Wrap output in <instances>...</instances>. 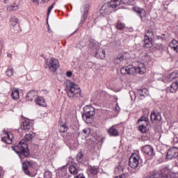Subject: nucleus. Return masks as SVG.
<instances>
[{"label":"nucleus","instance_id":"obj_1","mask_svg":"<svg viewBox=\"0 0 178 178\" xmlns=\"http://www.w3.org/2000/svg\"><path fill=\"white\" fill-rule=\"evenodd\" d=\"M35 137V134L33 133L26 134L24 136V139H22L20 143L15 146H13L12 149L17 155H24V156H29L30 153H29V145L26 141H31V140Z\"/></svg>","mask_w":178,"mask_h":178},{"label":"nucleus","instance_id":"obj_2","mask_svg":"<svg viewBox=\"0 0 178 178\" xmlns=\"http://www.w3.org/2000/svg\"><path fill=\"white\" fill-rule=\"evenodd\" d=\"M122 74H134V73H138L139 74H144L147 70L145 69V64L143 63H138V66L134 67L131 65L123 67L120 70Z\"/></svg>","mask_w":178,"mask_h":178},{"label":"nucleus","instance_id":"obj_3","mask_svg":"<svg viewBox=\"0 0 178 178\" xmlns=\"http://www.w3.org/2000/svg\"><path fill=\"white\" fill-rule=\"evenodd\" d=\"M65 91L69 98H81L80 86L73 82L67 83Z\"/></svg>","mask_w":178,"mask_h":178},{"label":"nucleus","instance_id":"obj_4","mask_svg":"<svg viewBox=\"0 0 178 178\" xmlns=\"http://www.w3.org/2000/svg\"><path fill=\"white\" fill-rule=\"evenodd\" d=\"M94 115H95V108L92 106H85L83 107L82 118L86 123H88V119H91Z\"/></svg>","mask_w":178,"mask_h":178},{"label":"nucleus","instance_id":"obj_5","mask_svg":"<svg viewBox=\"0 0 178 178\" xmlns=\"http://www.w3.org/2000/svg\"><path fill=\"white\" fill-rule=\"evenodd\" d=\"M138 124H139L138 130H140L141 133H147L148 131L147 127L149 124V120L147 117H141L138 120Z\"/></svg>","mask_w":178,"mask_h":178},{"label":"nucleus","instance_id":"obj_6","mask_svg":"<svg viewBox=\"0 0 178 178\" xmlns=\"http://www.w3.org/2000/svg\"><path fill=\"white\" fill-rule=\"evenodd\" d=\"M50 72H56L58 67H59V61L58 59L54 58H51L49 60L46 62Z\"/></svg>","mask_w":178,"mask_h":178},{"label":"nucleus","instance_id":"obj_7","mask_svg":"<svg viewBox=\"0 0 178 178\" xmlns=\"http://www.w3.org/2000/svg\"><path fill=\"white\" fill-rule=\"evenodd\" d=\"M88 12H90V5L85 4L83 6L82 9L81 10V23L87 22V17H88Z\"/></svg>","mask_w":178,"mask_h":178},{"label":"nucleus","instance_id":"obj_8","mask_svg":"<svg viewBox=\"0 0 178 178\" xmlns=\"http://www.w3.org/2000/svg\"><path fill=\"white\" fill-rule=\"evenodd\" d=\"M140 159V156L138 155L134 154H132L131 156L129 158V165L130 168L132 169H136L138 166L140 162L138 161Z\"/></svg>","mask_w":178,"mask_h":178},{"label":"nucleus","instance_id":"obj_9","mask_svg":"<svg viewBox=\"0 0 178 178\" xmlns=\"http://www.w3.org/2000/svg\"><path fill=\"white\" fill-rule=\"evenodd\" d=\"M112 7L108 3H104L99 10V13L102 16H108L112 13Z\"/></svg>","mask_w":178,"mask_h":178},{"label":"nucleus","instance_id":"obj_10","mask_svg":"<svg viewBox=\"0 0 178 178\" xmlns=\"http://www.w3.org/2000/svg\"><path fill=\"white\" fill-rule=\"evenodd\" d=\"M1 140L6 144H12L13 142V134L10 132H7L3 130V134H1Z\"/></svg>","mask_w":178,"mask_h":178},{"label":"nucleus","instance_id":"obj_11","mask_svg":"<svg viewBox=\"0 0 178 178\" xmlns=\"http://www.w3.org/2000/svg\"><path fill=\"white\" fill-rule=\"evenodd\" d=\"M152 37H154V32L152 30H147L145 35V47L149 48L152 45Z\"/></svg>","mask_w":178,"mask_h":178},{"label":"nucleus","instance_id":"obj_12","mask_svg":"<svg viewBox=\"0 0 178 178\" xmlns=\"http://www.w3.org/2000/svg\"><path fill=\"white\" fill-rule=\"evenodd\" d=\"M142 152L147 156H154L155 155L154 148L151 145H145L142 147Z\"/></svg>","mask_w":178,"mask_h":178},{"label":"nucleus","instance_id":"obj_13","mask_svg":"<svg viewBox=\"0 0 178 178\" xmlns=\"http://www.w3.org/2000/svg\"><path fill=\"white\" fill-rule=\"evenodd\" d=\"M178 156V148L172 147L169 149L166 154L167 159H173V158H177Z\"/></svg>","mask_w":178,"mask_h":178},{"label":"nucleus","instance_id":"obj_14","mask_svg":"<svg viewBox=\"0 0 178 178\" xmlns=\"http://www.w3.org/2000/svg\"><path fill=\"white\" fill-rule=\"evenodd\" d=\"M134 10L137 13V15L140 16L142 22H145L147 19V12L145 11V10L143 8H135Z\"/></svg>","mask_w":178,"mask_h":178},{"label":"nucleus","instance_id":"obj_15","mask_svg":"<svg viewBox=\"0 0 178 178\" xmlns=\"http://www.w3.org/2000/svg\"><path fill=\"white\" fill-rule=\"evenodd\" d=\"M31 161H26L22 164V168L25 175H27V176L33 177V174H31V172H30V171L29 170V168L31 166Z\"/></svg>","mask_w":178,"mask_h":178},{"label":"nucleus","instance_id":"obj_16","mask_svg":"<svg viewBox=\"0 0 178 178\" xmlns=\"http://www.w3.org/2000/svg\"><path fill=\"white\" fill-rule=\"evenodd\" d=\"M21 128L22 129V130H24V131H29V130H31L33 129V124L31 123V122H30V120H26L21 125Z\"/></svg>","mask_w":178,"mask_h":178},{"label":"nucleus","instance_id":"obj_17","mask_svg":"<svg viewBox=\"0 0 178 178\" xmlns=\"http://www.w3.org/2000/svg\"><path fill=\"white\" fill-rule=\"evenodd\" d=\"M35 102L36 105L39 106H47V102H45V99L42 97L38 96L35 99Z\"/></svg>","mask_w":178,"mask_h":178},{"label":"nucleus","instance_id":"obj_18","mask_svg":"<svg viewBox=\"0 0 178 178\" xmlns=\"http://www.w3.org/2000/svg\"><path fill=\"white\" fill-rule=\"evenodd\" d=\"M178 90V82L176 81L172 83L170 87L167 88V92H172L175 93Z\"/></svg>","mask_w":178,"mask_h":178},{"label":"nucleus","instance_id":"obj_19","mask_svg":"<svg viewBox=\"0 0 178 178\" xmlns=\"http://www.w3.org/2000/svg\"><path fill=\"white\" fill-rule=\"evenodd\" d=\"M150 118L152 122H160L162 117L159 113H152L150 115Z\"/></svg>","mask_w":178,"mask_h":178},{"label":"nucleus","instance_id":"obj_20","mask_svg":"<svg viewBox=\"0 0 178 178\" xmlns=\"http://www.w3.org/2000/svg\"><path fill=\"white\" fill-rule=\"evenodd\" d=\"M107 3L110 5V8L113 10V9H116L117 6H119L122 3V0H111Z\"/></svg>","mask_w":178,"mask_h":178},{"label":"nucleus","instance_id":"obj_21","mask_svg":"<svg viewBox=\"0 0 178 178\" xmlns=\"http://www.w3.org/2000/svg\"><path fill=\"white\" fill-rule=\"evenodd\" d=\"M108 131L111 137H116L119 136V131L115 128V126L111 127Z\"/></svg>","mask_w":178,"mask_h":178},{"label":"nucleus","instance_id":"obj_22","mask_svg":"<svg viewBox=\"0 0 178 178\" xmlns=\"http://www.w3.org/2000/svg\"><path fill=\"white\" fill-rule=\"evenodd\" d=\"M37 92H35V90H31L26 95L27 101H33V99H34V97H37Z\"/></svg>","mask_w":178,"mask_h":178},{"label":"nucleus","instance_id":"obj_23","mask_svg":"<svg viewBox=\"0 0 178 178\" xmlns=\"http://www.w3.org/2000/svg\"><path fill=\"white\" fill-rule=\"evenodd\" d=\"M95 56L96 58L104 59V58H105V51H104V49H98L96 50Z\"/></svg>","mask_w":178,"mask_h":178},{"label":"nucleus","instance_id":"obj_24","mask_svg":"<svg viewBox=\"0 0 178 178\" xmlns=\"http://www.w3.org/2000/svg\"><path fill=\"white\" fill-rule=\"evenodd\" d=\"M175 79H178V71H175L167 76V81H172Z\"/></svg>","mask_w":178,"mask_h":178},{"label":"nucleus","instance_id":"obj_25","mask_svg":"<svg viewBox=\"0 0 178 178\" xmlns=\"http://www.w3.org/2000/svg\"><path fill=\"white\" fill-rule=\"evenodd\" d=\"M69 172L71 175L76 176L79 173V168L76 165H72L69 167Z\"/></svg>","mask_w":178,"mask_h":178},{"label":"nucleus","instance_id":"obj_26","mask_svg":"<svg viewBox=\"0 0 178 178\" xmlns=\"http://www.w3.org/2000/svg\"><path fill=\"white\" fill-rule=\"evenodd\" d=\"M138 94H139V95L140 97H145L149 95V92L146 88H143V89L138 90Z\"/></svg>","mask_w":178,"mask_h":178},{"label":"nucleus","instance_id":"obj_27","mask_svg":"<svg viewBox=\"0 0 178 178\" xmlns=\"http://www.w3.org/2000/svg\"><path fill=\"white\" fill-rule=\"evenodd\" d=\"M169 45H170V48H171L172 49H174V51H176V49H178V41L176 40H172Z\"/></svg>","mask_w":178,"mask_h":178},{"label":"nucleus","instance_id":"obj_28","mask_svg":"<svg viewBox=\"0 0 178 178\" xmlns=\"http://www.w3.org/2000/svg\"><path fill=\"white\" fill-rule=\"evenodd\" d=\"M11 96H12V98H13L14 99H19V90L14 89L12 91Z\"/></svg>","mask_w":178,"mask_h":178},{"label":"nucleus","instance_id":"obj_29","mask_svg":"<svg viewBox=\"0 0 178 178\" xmlns=\"http://www.w3.org/2000/svg\"><path fill=\"white\" fill-rule=\"evenodd\" d=\"M98 167L97 166H90L89 167V172L91 175H97L98 173Z\"/></svg>","mask_w":178,"mask_h":178},{"label":"nucleus","instance_id":"obj_30","mask_svg":"<svg viewBox=\"0 0 178 178\" xmlns=\"http://www.w3.org/2000/svg\"><path fill=\"white\" fill-rule=\"evenodd\" d=\"M59 131H60V133H66V131H67V125H66V124L60 125L59 127Z\"/></svg>","mask_w":178,"mask_h":178},{"label":"nucleus","instance_id":"obj_31","mask_svg":"<svg viewBox=\"0 0 178 178\" xmlns=\"http://www.w3.org/2000/svg\"><path fill=\"white\" fill-rule=\"evenodd\" d=\"M13 72L14 70L13 67H8L6 73L8 77H12V76H13Z\"/></svg>","mask_w":178,"mask_h":178},{"label":"nucleus","instance_id":"obj_32","mask_svg":"<svg viewBox=\"0 0 178 178\" xmlns=\"http://www.w3.org/2000/svg\"><path fill=\"white\" fill-rule=\"evenodd\" d=\"M121 2L124 5H133L134 0H121Z\"/></svg>","mask_w":178,"mask_h":178},{"label":"nucleus","instance_id":"obj_33","mask_svg":"<svg viewBox=\"0 0 178 178\" xmlns=\"http://www.w3.org/2000/svg\"><path fill=\"white\" fill-rule=\"evenodd\" d=\"M127 56H129V54L125 53L124 54L121 55V56H118V58L120 59V62H123V60H126L127 59V57H126Z\"/></svg>","mask_w":178,"mask_h":178},{"label":"nucleus","instance_id":"obj_34","mask_svg":"<svg viewBox=\"0 0 178 178\" xmlns=\"http://www.w3.org/2000/svg\"><path fill=\"white\" fill-rule=\"evenodd\" d=\"M116 29H118V30H123V29H124V24L122 23H118L116 24Z\"/></svg>","mask_w":178,"mask_h":178},{"label":"nucleus","instance_id":"obj_35","mask_svg":"<svg viewBox=\"0 0 178 178\" xmlns=\"http://www.w3.org/2000/svg\"><path fill=\"white\" fill-rule=\"evenodd\" d=\"M55 5V2L53 3L48 8L47 10V15L49 16V15L51 14V12H52V9H54V6Z\"/></svg>","mask_w":178,"mask_h":178},{"label":"nucleus","instance_id":"obj_36","mask_svg":"<svg viewBox=\"0 0 178 178\" xmlns=\"http://www.w3.org/2000/svg\"><path fill=\"white\" fill-rule=\"evenodd\" d=\"M10 23H18L19 19H17V17H12L10 19Z\"/></svg>","mask_w":178,"mask_h":178},{"label":"nucleus","instance_id":"obj_37","mask_svg":"<svg viewBox=\"0 0 178 178\" xmlns=\"http://www.w3.org/2000/svg\"><path fill=\"white\" fill-rule=\"evenodd\" d=\"M160 177L161 174H159V172H154L149 178H159Z\"/></svg>","mask_w":178,"mask_h":178},{"label":"nucleus","instance_id":"obj_38","mask_svg":"<svg viewBox=\"0 0 178 178\" xmlns=\"http://www.w3.org/2000/svg\"><path fill=\"white\" fill-rule=\"evenodd\" d=\"M76 159L78 162H83V154H79V156L76 157Z\"/></svg>","mask_w":178,"mask_h":178},{"label":"nucleus","instance_id":"obj_39","mask_svg":"<svg viewBox=\"0 0 178 178\" xmlns=\"http://www.w3.org/2000/svg\"><path fill=\"white\" fill-rule=\"evenodd\" d=\"M74 178H86V177L84 176V174L81 173L78 175H76Z\"/></svg>","mask_w":178,"mask_h":178},{"label":"nucleus","instance_id":"obj_40","mask_svg":"<svg viewBox=\"0 0 178 178\" xmlns=\"http://www.w3.org/2000/svg\"><path fill=\"white\" fill-rule=\"evenodd\" d=\"M114 63H115V65H120L121 62H120V59H119L118 57L114 60Z\"/></svg>","mask_w":178,"mask_h":178},{"label":"nucleus","instance_id":"obj_41","mask_svg":"<svg viewBox=\"0 0 178 178\" xmlns=\"http://www.w3.org/2000/svg\"><path fill=\"white\" fill-rule=\"evenodd\" d=\"M159 175H160L159 177H161V178H168V175L163 174V172H161L159 173Z\"/></svg>","mask_w":178,"mask_h":178},{"label":"nucleus","instance_id":"obj_42","mask_svg":"<svg viewBox=\"0 0 178 178\" xmlns=\"http://www.w3.org/2000/svg\"><path fill=\"white\" fill-rule=\"evenodd\" d=\"M32 2L34 3V5H36L37 6L40 5V0H32Z\"/></svg>","mask_w":178,"mask_h":178},{"label":"nucleus","instance_id":"obj_43","mask_svg":"<svg viewBox=\"0 0 178 178\" xmlns=\"http://www.w3.org/2000/svg\"><path fill=\"white\" fill-rule=\"evenodd\" d=\"M107 22H108V23H111V22H112V17L111 16H108L107 17Z\"/></svg>","mask_w":178,"mask_h":178},{"label":"nucleus","instance_id":"obj_44","mask_svg":"<svg viewBox=\"0 0 178 178\" xmlns=\"http://www.w3.org/2000/svg\"><path fill=\"white\" fill-rule=\"evenodd\" d=\"M13 10H17L19 9V6H15L12 7Z\"/></svg>","mask_w":178,"mask_h":178},{"label":"nucleus","instance_id":"obj_45","mask_svg":"<svg viewBox=\"0 0 178 178\" xmlns=\"http://www.w3.org/2000/svg\"><path fill=\"white\" fill-rule=\"evenodd\" d=\"M82 133L83 134H88V129H83Z\"/></svg>","mask_w":178,"mask_h":178},{"label":"nucleus","instance_id":"obj_46","mask_svg":"<svg viewBox=\"0 0 178 178\" xmlns=\"http://www.w3.org/2000/svg\"><path fill=\"white\" fill-rule=\"evenodd\" d=\"M72 72H67V77H72Z\"/></svg>","mask_w":178,"mask_h":178},{"label":"nucleus","instance_id":"obj_47","mask_svg":"<svg viewBox=\"0 0 178 178\" xmlns=\"http://www.w3.org/2000/svg\"><path fill=\"white\" fill-rule=\"evenodd\" d=\"M174 140L175 141V143H178V138L177 137L174 138Z\"/></svg>","mask_w":178,"mask_h":178},{"label":"nucleus","instance_id":"obj_48","mask_svg":"<svg viewBox=\"0 0 178 178\" xmlns=\"http://www.w3.org/2000/svg\"><path fill=\"white\" fill-rule=\"evenodd\" d=\"M124 177V175H120L119 177H115V178H123Z\"/></svg>","mask_w":178,"mask_h":178},{"label":"nucleus","instance_id":"obj_49","mask_svg":"<svg viewBox=\"0 0 178 178\" xmlns=\"http://www.w3.org/2000/svg\"><path fill=\"white\" fill-rule=\"evenodd\" d=\"M47 31H48V33H52V30H51V28L47 29Z\"/></svg>","mask_w":178,"mask_h":178},{"label":"nucleus","instance_id":"obj_50","mask_svg":"<svg viewBox=\"0 0 178 178\" xmlns=\"http://www.w3.org/2000/svg\"><path fill=\"white\" fill-rule=\"evenodd\" d=\"M41 1H42V2L45 3V2H49V0H41Z\"/></svg>","mask_w":178,"mask_h":178},{"label":"nucleus","instance_id":"obj_51","mask_svg":"<svg viewBox=\"0 0 178 178\" xmlns=\"http://www.w3.org/2000/svg\"><path fill=\"white\" fill-rule=\"evenodd\" d=\"M47 30L50 29L49 28V24H48V23L47 24Z\"/></svg>","mask_w":178,"mask_h":178},{"label":"nucleus","instance_id":"obj_52","mask_svg":"<svg viewBox=\"0 0 178 178\" xmlns=\"http://www.w3.org/2000/svg\"><path fill=\"white\" fill-rule=\"evenodd\" d=\"M97 45L95 47H92V49H95L97 48Z\"/></svg>","mask_w":178,"mask_h":178},{"label":"nucleus","instance_id":"obj_53","mask_svg":"<svg viewBox=\"0 0 178 178\" xmlns=\"http://www.w3.org/2000/svg\"><path fill=\"white\" fill-rule=\"evenodd\" d=\"M161 38V36H158V39L159 40Z\"/></svg>","mask_w":178,"mask_h":178},{"label":"nucleus","instance_id":"obj_54","mask_svg":"<svg viewBox=\"0 0 178 178\" xmlns=\"http://www.w3.org/2000/svg\"><path fill=\"white\" fill-rule=\"evenodd\" d=\"M163 40V38H165V35H163V38H161Z\"/></svg>","mask_w":178,"mask_h":178},{"label":"nucleus","instance_id":"obj_55","mask_svg":"<svg viewBox=\"0 0 178 178\" xmlns=\"http://www.w3.org/2000/svg\"><path fill=\"white\" fill-rule=\"evenodd\" d=\"M118 111H120V108H118Z\"/></svg>","mask_w":178,"mask_h":178},{"label":"nucleus","instance_id":"obj_56","mask_svg":"<svg viewBox=\"0 0 178 178\" xmlns=\"http://www.w3.org/2000/svg\"><path fill=\"white\" fill-rule=\"evenodd\" d=\"M47 23H48V20L47 21Z\"/></svg>","mask_w":178,"mask_h":178}]
</instances>
